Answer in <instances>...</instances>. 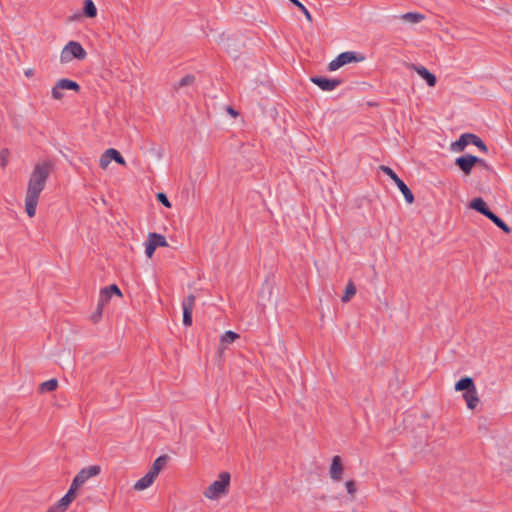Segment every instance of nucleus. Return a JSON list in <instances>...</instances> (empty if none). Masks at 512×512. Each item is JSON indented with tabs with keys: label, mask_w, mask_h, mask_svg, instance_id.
I'll return each instance as SVG.
<instances>
[{
	"label": "nucleus",
	"mask_w": 512,
	"mask_h": 512,
	"mask_svg": "<svg viewBox=\"0 0 512 512\" xmlns=\"http://www.w3.org/2000/svg\"><path fill=\"white\" fill-rule=\"evenodd\" d=\"M53 163L44 160L36 163L29 176L25 195V211L29 217H34L41 192L44 190L50 176Z\"/></svg>",
	"instance_id": "1"
},
{
	"label": "nucleus",
	"mask_w": 512,
	"mask_h": 512,
	"mask_svg": "<svg viewBox=\"0 0 512 512\" xmlns=\"http://www.w3.org/2000/svg\"><path fill=\"white\" fill-rule=\"evenodd\" d=\"M231 476L228 472H221L218 479L213 481L204 491L203 495L209 500H218L229 491Z\"/></svg>",
	"instance_id": "2"
},
{
	"label": "nucleus",
	"mask_w": 512,
	"mask_h": 512,
	"mask_svg": "<svg viewBox=\"0 0 512 512\" xmlns=\"http://www.w3.org/2000/svg\"><path fill=\"white\" fill-rule=\"evenodd\" d=\"M87 57L86 50L77 41H69L61 50L59 61L66 65L74 60L82 61Z\"/></svg>",
	"instance_id": "3"
},
{
	"label": "nucleus",
	"mask_w": 512,
	"mask_h": 512,
	"mask_svg": "<svg viewBox=\"0 0 512 512\" xmlns=\"http://www.w3.org/2000/svg\"><path fill=\"white\" fill-rule=\"evenodd\" d=\"M469 207L486 216L505 233L509 234L511 232L510 227L507 226L501 218L488 209L486 202L482 198L478 197L472 199L469 203Z\"/></svg>",
	"instance_id": "4"
},
{
	"label": "nucleus",
	"mask_w": 512,
	"mask_h": 512,
	"mask_svg": "<svg viewBox=\"0 0 512 512\" xmlns=\"http://www.w3.org/2000/svg\"><path fill=\"white\" fill-rule=\"evenodd\" d=\"M469 144L477 146L484 153L488 151L486 144L478 136L471 133L461 135L457 141L451 144V149L456 152H462Z\"/></svg>",
	"instance_id": "5"
},
{
	"label": "nucleus",
	"mask_w": 512,
	"mask_h": 512,
	"mask_svg": "<svg viewBox=\"0 0 512 512\" xmlns=\"http://www.w3.org/2000/svg\"><path fill=\"white\" fill-rule=\"evenodd\" d=\"M101 468L97 465H91L81 469L74 477L71 486L77 491L92 477L100 474Z\"/></svg>",
	"instance_id": "6"
},
{
	"label": "nucleus",
	"mask_w": 512,
	"mask_h": 512,
	"mask_svg": "<svg viewBox=\"0 0 512 512\" xmlns=\"http://www.w3.org/2000/svg\"><path fill=\"white\" fill-rule=\"evenodd\" d=\"M66 90H73L78 92L80 90V86L77 82L70 79H60L51 89L52 98L55 100H61L65 96Z\"/></svg>",
	"instance_id": "7"
},
{
	"label": "nucleus",
	"mask_w": 512,
	"mask_h": 512,
	"mask_svg": "<svg viewBox=\"0 0 512 512\" xmlns=\"http://www.w3.org/2000/svg\"><path fill=\"white\" fill-rule=\"evenodd\" d=\"M455 164L461 169L465 175H469L473 167L478 164L485 169H489L488 164L483 160L473 155H465L456 158Z\"/></svg>",
	"instance_id": "8"
},
{
	"label": "nucleus",
	"mask_w": 512,
	"mask_h": 512,
	"mask_svg": "<svg viewBox=\"0 0 512 512\" xmlns=\"http://www.w3.org/2000/svg\"><path fill=\"white\" fill-rule=\"evenodd\" d=\"M169 244L166 238L158 233H149L144 242L145 255L150 259L153 257L155 250L158 247H167Z\"/></svg>",
	"instance_id": "9"
},
{
	"label": "nucleus",
	"mask_w": 512,
	"mask_h": 512,
	"mask_svg": "<svg viewBox=\"0 0 512 512\" xmlns=\"http://www.w3.org/2000/svg\"><path fill=\"white\" fill-rule=\"evenodd\" d=\"M363 60H364V57H362V56L357 57V55L354 52H351V51L342 52L329 63L328 68L330 71H336L346 64H349L352 62H360Z\"/></svg>",
	"instance_id": "10"
},
{
	"label": "nucleus",
	"mask_w": 512,
	"mask_h": 512,
	"mask_svg": "<svg viewBox=\"0 0 512 512\" xmlns=\"http://www.w3.org/2000/svg\"><path fill=\"white\" fill-rule=\"evenodd\" d=\"M195 305V296L190 294L182 302L183 308V324L185 326L192 325V313Z\"/></svg>",
	"instance_id": "11"
},
{
	"label": "nucleus",
	"mask_w": 512,
	"mask_h": 512,
	"mask_svg": "<svg viewBox=\"0 0 512 512\" xmlns=\"http://www.w3.org/2000/svg\"><path fill=\"white\" fill-rule=\"evenodd\" d=\"M272 295H273V285L269 282H265L262 285L261 290L259 292V296H258L259 305L262 306L263 308L266 307V305L271 302Z\"/></svg>",
	"instance_id": "12"
},
{
	"label": "nucleus",
	"mask_w": 512,
	"mask_h": 512,
	"mask_svg": "<svg viewBox=\"0 0 512 512\" xmlns=\"http://www.w3.org/2000/svg\"><path fill=\"white\" fill-rule=\"evenodd\" d=\"M410 68L413 69L422 79H424L430 87H434L436 85V76L424 66H417L412 64L410 65Z\"/></svg>",
	"instance_id": "13"
},
{
	"label": "nucleus",
	"mask_w": 512,
	"mask_h": 512,
	"mask_svg": "<svg viewBox=\"0 0 512 512\" xmlns=\"http://www.w3.org/2000/svg\"><path fill=\"white\" fill-rule=\"evenodd\" d=\"M311 81L323 91H332L341 83L339 80H331L325 77H313Z\"/></svg>",
	"instance_id": "14"
},
{
	"label": "nucleus",
	"mask_w": 512,
	"mask_h": 512,
	"mask_svg": "<svg viewBox=\"0 0 512 512\" xmlns=\"http://www.w3.org/2000/svg\"><path fill=\"white\" fill-rule=\"evenodd\" d=\"M343 465L339 456H334L330 465V477L334 481H340L343 474Z\"/></svg>",
	"instance_id": "15"
},
{
	"label": "nucleus",
	"mask_w": 512,
	"mask_h": 512,
	"mask_svg": "<svg viewBox=\"0 0 512 512\" xmlns=\"http://www.w3.org/2000/svg\"><path fill=\"white\" fill-rule=\"evenodd\" d=\"M76 496L77 490L70 486L67 493L58 501L55 507L59 509L61 512H64L71 504V502L76 498Z\"/></svg>",
	"instance_id": "16"
},
{
	"label": "nucleus",
	"mask_w": 512,
	"mask_h": 512,
	"mask_svg": "<svg viewBox=\"0 0 512 512\" xmlns=\"http://www.w3.org/2000/svg\"><path fill=\"white\" fill-rule=\"evenodd\" d=\"M240 338L239 334L233 331H226L221 337H220V343H219V352L222 353L225 351L228 346L232 343H234L236 340Z\"/></svg>",
	"instance_id": "17"
},
{
	"label": "nucleus",
	"mask_w": 512,
	"mask_h": 512,
	"mask_svg": "<svg viewBox=\"0 0 512 512\" xmlns=\"http://www.w3.org/2000/svg\"><path fill=\"white\" fill-rule=\"evenodd\" d=\"M155 479L156 477H154L153 474L147 472L142 478L134 483L133 489L137 492L144 491L152 486Z\"/></svg>",
	"instance_id": "18"
},
{
	"label": "nucleus",
	"mask_w": 512,
	"mask_h": 512,
	"mask_svg": "<svg viewBox=\"0 0 512 512\" xmlns=\"http://www.w3.org/2000/svg\"><path fill=\"white\" fill-rule=\"evenodd\" d=\"M463 398L466 402L467 408L470 410H474L480 402L478 391H477L476 387L471 389L470 391L464 392Z\"/></svg>",
	"instance_id": "19"
},
{
	"label": "nucleus",
	"mask_w": 512,
	"mask_h": 512,
	"mask_svg": "<svg viewBox=\"0 0 512 512\" xmlns=\"http://www.w3.org/2000/svg\"><path fill=\"white\" fill-rule=\"evenodd\" d=\"M475 384L473 382V379L471 377H463L455 384V390L456 391H470L471 389L475 388Z\"/></svg>",
	"instance_id": "20"
},
{
	"label": "nucleus",
	"mask_w": 512,
	"mask_h": 512,
	"mask_svg": "<svg viewBox=\"0 0 512 512\" xmlns=\"http://www.w3.org/2000/svg\"><path fill=\"white\" fill-rule=\"evenodd\" d=\"M400 19L403 22H406L409 24H417L425 19V15H423L421 13H416V12H409V13H405V14L401 15Z\"/></svg>",
	"instance_id": "21"
},
{
	"label": "nucleus",
	"mask_w": 512,
	"mask_h": 512,
	"mask_svg": "<svg viewBox=\"0 0 512 512\" xmlns=\"http://www.w3.org/2000/svg\"><path fill=\"white\" fill-rule=\"evenodd\" d=\"M394 183L396 184V186L399 188V190L403 194L406 202L408 204H412L414 202V195L411 192V190L408 188V186L401 179L397 180Z\"/></svg>",
	"instance_id": "22"
},
{
	"label": "nucleus",
	"mask_w": 512,
	"mask_h": 512,
	"mask_svg": "<svg viewBox=\"0 0 512 512\" xmlns=\"http://www.w3.org/2000/svg\"><path fill=\"white\" fill-rule=\"evenodd\" d=\"M165 464V458L164 457H158L148 470L150 474H153L154 477H158L160 471L163 469Z\"/></svg>",
	"instance_id": "23"
},
{
	"label": "nucleus",
	"mask_w": 512,
	"mask_h": 512,
	"mask_svg": "<svg viewBox=\"0 0 512 512\" xmlns=\"http://www.w3.org/2000/svg\"><path fill=\"white\" fill-rule=\"evenodd\" d=\"M84 14L89 18H94L97 15V8L92 0L84 1Z\"/></svg>",
	"instance_id": "24"
},
{
	"label": "nucleus",
	"mask_w": 512,
	"mask_h": 512,
	"mask_svg": "<svg viewBox=\"0 0 512 512\" xmlns=\"http://www.w3.org/2000/svg\"><path fill=\"white\" fill-rule=\"evenodd\" d=\"M112 148H109L107 149L100 157L99 159V165L102 169H107V167L109 166L110 162L113 160V157H112Z\"/></svg>",
	"instance_id": "25"
},
{
	"label": "nucleus",
	"mask_w": 512,
	"mask_h": 512,
	"mask_svg": "<svg viewBox=\"0 0 512 512\" xmlns=\"http://www.w3.org/2000/svg\"><path fill=\"white\" fill-rule=\"evenodd\" d=\"M57 387H58V381L56 379H50V380L43 382L40 385L39 390L42 393L51 392V391H54Z\"/></svg>",
	"instance_id": "26"
},
{
	"label": "nucleus",
	"mask_w": 512,
	"mask_h": 512,
	"mask_svg": "<svg viewBox=\"0 0 512 512\" xmlns=\"http://www.w3.org/2000/svg\"><path fill=\"white\" fill-rule=\"evenodd\" d=\"M356 294V288L352 282H348L345 288L344 295L342 296L343 302L350 301Z\"/></svg>",
	"instance_id": "27"
},
{
	"label": "nucleus",
	"mask_w": 512,
	"mask_h": 512,
	"mask_svg": "<svg viewBox=\"0 0 512 512\" xmlns=\"http://www.w3.org/2000/svg\"><path fill=\"white\" fill-rule=\"evenodd\" d=\"M110 297H111V294H110L109 288L108 287L103 288L100 291L98 305H100L101 307H104L109 302Z\"/></svg>",
	"instance_id": "28"
},
{
	"label": "nucleus",
	"mask_w": 512,
	"mask_h": 512,
	"mask_svg": "<svg viewBox=\"0 0 512 512\" xmlns=\"http://www.w3.org/2000/svg\"><path fill=\"white\" fill-rule=\"evenodd\" d=\"M345 487H346L347 493L350 495V499L353 500L355 498V494L357 491L355 481L354 480L346 481Z\"/></svg>",
	"instance_id": "29"
},
{
	"label": "nucleus",
	"mask_w": 512,
	"mask_h": 512,
	"mask_svg": "<svg viewBox=\"0 0 512 512\" xmlns=\"http://www.w3.org/2000/svg\"><path fill=\"white\" fill-rule=\"evenodd\" d=\"M9 157H10L9 150L6 148H3L0 151V164L3 169L7 166L8 162H9Z\"/></svg>",
	"instance_id": "30"
},
{
	"label": "nucleus",
	"mask_w": 512,
	"mask_h": 512,
	"mask_svg": "<svg viewBox=\"0 0 512 512\" xmlns=\"http://www.w3.org/2000/svg\"><path fill=\"white\" fill-rule=\"evenodd\" d=\"M380 170L385 173L388 177L391 178V180L393 182H396L397 180H399L400 178L396 175V173L388 166H380Z\"/></svg>",
	"instance_id": "31"
},
{
	"label": "nucleus",
	"mask_w": 512,
	"mask_h": 512,
	"mask_svg": "<svg viewBox=\"0 0 512 512\" xmlns=\"http://www.w3.org/2000/svg\"><path fill=\"white\" fill-rule=\"evenodd\" d=\"M194 82V76L192 75H186L183 77L177 84V88L191 85Z\"/></svg>",
	"instance_id": "32"
},
{
	"label": "nucleus",
	"mask_w": 512,
	"mask_h": 512,
	"mask_svg": "<svg viewBox=\"0 0 512 512\" xmlns=\"http://www.w3.org/2000/svg\"><path fill=\"white\" fill-rule=\"evenodd\" d=\"M112 157H113V160L120 164V165H126V161L125 159L121 156V154L119 153V151H117L116 149L112 148Z\"/></svg>",
	"instance_id": "33"
},
{
	"label": "nucleus",
	"mask_w": 512,
	"mask_h": 512,
	"mask_svg": "<svg viewBox=\"0 0 512 512\" xmlns=\"http://www.w3.org/2000/svg\"><path fill=\"white\" fill-rule=\"evenodd\" d=\"M157 199H158V201H159V202H161L165 207H167V208H170V207H171V203H170V201L168 200L167 196H166L164 193H162V192L158 193V194H157Z\"/></svg>",
	"instance_id": "34"
},
{
	"label": "nucleus",
	"mask_w": 512,
	"mask_h": 512,
	"mask_svg": "<svg viewBox=\"0 0 512 512\" xmlns=\"http://www.w3.org/2000/svg\"><path fill=\"white\" fill-rule=\"evenodd\" d=\"M103 308L104 307H101L100 305H97V308H96V311L92 314V320L93 322H98L101 317H102V314H103Z\"/></svg>",
	"instance_id": "35"
},
{
	"label": "nucleus",
	"mask_w": 512,
	"mask_h": 512,
	"mask_svg": "<svg viewBox=\"0 0 512 512\" xmlns=\"http://www.w3.org/2000/svg\"><path fill=\"white\" fill-rule=\"evenodd\" d=\"M300 10L304 14L306 20L311 23L313 21V18H312L311 13L306 9V7L303 5V7L300 8Z\"/></svg>",
	"instance_id": "36"
},
{
	"label": "nucleus",
	"mask_w": 512,
	"mask_h": 512,
	"mask_svg": "<svg viewBox=\"0 0 512 512\" xmlns=\"http://www.w3.org/2000/svg\"><path fill=\"white\" fill-rule=\"evenodd\" d=\"M108 288L110 290V294L114 293L118 296H122V293L117 285L113 284V285H110Z\"/></svg>",
	"instance_id": "37"
},
{
	"label": "nucleus",
	"mask_w": 512,
	"mask_h": 512,
	"mask_svg": "<svg viewBox=\"0 0 512 512\" xmlns=\"http://www.w3.org/2000/svg\"><path fill=\"white\" fill-rule=\"evenodd\" d=\"M226 111H227V113H228L229 115H231V116H232V117H234V118H236V117L238 116V112H237L234 108H232V107H230V106H228V107L226 108Z\"/></svg>",
	"instance_id": "38"
},
{
	"label": "nucleus",
	"mask_w": 512,
	"mask_h": 512,
	"mask_svg": "<svg viewBox=\"0 0 512 512\" xmlns=\"http://www.w3.org/2000/svg\"><path fill=\"white\" fill-rule=\"evenodd\" d=\"M292 4H294L297 8H302L303 4L298 0H289Z\"/></svg>",
	"instance_id": "39"
},
{
	"label": "nucleus",
	"mask_w": 512,
	"mask_h": 512,
	"mask_svg": "<svg viewBox=\"0 0 512 512\" xmlns=\"http://www.w3.org/2000/svg\"><path fill=\"white\" fill-rule=\"evenodd\" d=\"M33 75V69H28L25 71V76L31 77Z\"/></svg>",
	"instance_id": "40"
},
{
	"label": "nucleus",
	"mask_w": 512,
	"mask_h": 512,
	"mask_svg": "<svg viewBox=\"0 0 512 512\" xmlns=\"http://www.w3.org/2000/svg\"><path fill=\"white\" fill-rule=\"evenodd\" d=\"M57 510H58V509H57L55 506H53V507L49 508V509L47 510V512H57Z\"/></svg>",
	"instance_id": "41"
}]
</instances>
